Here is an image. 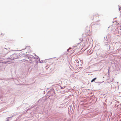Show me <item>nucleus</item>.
Instances as JSON below:
<instances>
[{
  "mask_svg": "<svg viewBox=\"0 0 121 121\" xmlns=\"http://www.w3.org/2000/svg\"><path fill=\"white\" fill-rule=\"evenodd\" d=\"M7 121H9V119H8V120H7Z\"/></svg>",
  "mask_w": 121,
  "mask_h": 121,
  "instance_id": "nucleus-4",
  "label": "nucleus"
},
{
  "mask_svg": "<svg viewBox=\"0 0 121 121\" xmlns=\"http://www.w3.org/2000/svg\"><path fill=\"white\" fill-rule=\"evenodd\" d=\"M91 50H90V51H89V52H91Z\"/></svg>",
  "mask_w": 121,
  "mask_h": 121,
  "instance_id": "nucleus-6",
  "label": "nucleus"
},
{
  "mask_svg": "<svg viewBox=\"0 0 121 121\" xmlns=\"http://www.w3.org/2000/svg\"><path fill=\"white\" fill-rule=\"evenodd\" d=\"M94 17H95V16H94Z\"/></svg>",
  "mask_w": 121,
  "mask_h": 121,
  "instance_id": "nucleus-5",
  "label": "nucleus"
},
{
  "mask_svg": "<svg viewBox=\"0 0 121 121\" xmlns=\"http://www.w3.org/2000/svg\"><path fill=\"white\" fill-rule=\"evenodd\" d=\"M96 79V78H95L93 79L91 81V82H93Z\"/></svg>",
  "mask_w": 121,
  "mask_h": 121,
  "instance_id": "nucleus-2",
  "label": "nucleus"
},
{
  "mask_svg": "<svg viewBox=\"0 0 121 121\" xmlns=\"http://www.w3.org/2000/svg\"><path fill=\"white\" fill-rule=\"evenodd\" d=\"M119 11H121V7H119Z\"/></svg>",
  "mask_w": 121,
  "mask_h": 121,
  "instance_id": "nucleus-3",
  "label": "nucleus"
},
{
  "mask_svg": "<svg viewBox=\"0 0 121 121\" xmlns=\"http://www.w3.org/2000/svg\"><path fill=\"white\" fill-rule=\"evenodd\" d=\"M82 45L81 44H79L76 46H74L73 47V49H76L77 51H79L81 50L82 49Z\"/></svg>",
  "mask_w": 121,
  "mask_h": 121,
  "instance_id": "nucleus-1",
  "label": "nucleus"
}]
</instances>
